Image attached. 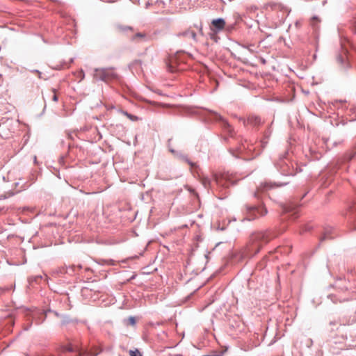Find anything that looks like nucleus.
I'll return each instance as SVG.
<instances>
[{
	"mask_svg": "<svg viewBox=\"0 0 356 356\" xmlns=\"http://www.w3.org/2000/svg\"><path fill=\"white\" fill-rule=\"evenodd\" d=\"M122 113L126 115L128 118H129L132 121H136L138 120V118L137 116L133 115L130 113H128L126 111H122Z\"/></svg>",
	"mask_w": 356,
	"mask_h": 356,
	"instance_id": "13",
	"label": "nucleus"
},
{
	"mask_svg": "<svg viewBox=\"0 0 356 356\" xmlns=\"http://www.w3.org/2000/svg\"><path fill=\"white\" fill-rule=\"evenodd\" d=\"M346 53H347V50H346V49H343V54H340V55H339V56L337 57V62H338V63H339V65H341V66H343V62H344V61H345V60L347 58Z\"/></svg>",
	"mask_w": 356,
	"mask_h": 356,
	"instance_id": "10",
	"label": "nucleus"
},
{
	"mask_svg": "<svg viewBox=\"0 0 356 356\" xmlns=\"http://www.w3.org/2000/svg\"><path fill=\"white\" fill-rule=\"evenodd\" d=\"M351 29L354 33H356V18H355L352 22Z\"/></svg>",
	"mask_w": 356,
	"mask_h": 356,
	"instance_id": "17",
	"label": "nucleus"
},
{
	"mask_svg": "<svg viewBox=\"0 0 356 356\" xmlns=\"http://www.w3.org/2000/svg\"><path fill=\"white\" fill-rule=\"evenodd\" d=\"M136 318L134 316H130L126 320V325H131L134 326L136 325Z\"/></svg>",
	"mask_w": 356,
	"mask_h": 356,
	"instance_id": "12",
	"label": "nucleus"
},
{
	"mask_svg": "<svg viewBox=\"0 0 356 356\" xmlns=\"http://www.w3.org/2000/svg\"><path fill=\"white\" fill-rule=\"evenodd\" d=\"M284 213H289L292 211V209L289 207H287L284 208Z\"/></svg>",
	"mask_w": 356,
	"mask_h": 356,
	"instance_id": "19",
	"label": "nucleus"
},
{
	"mask_svg": "<svg viewBox=\"0 0 356 356\" xmlns=\"http://www.w3.org/2000/svg\"><path fill=\"white\" fill-rule=\"evenodd\" d=\"M202 184L204 185V187H207L210 184V180L207 177H202L201 179Z\"/></svg>",
	"mask_w": 356,
	"mask_h": 356,
	"instance_id": "15",
	"label": "nucleus"
},
{
	"mask_svg": "<svg viewBox=\"0 0 356 356\" xmlns=\"http://www.w3.org/2000/svg\"><path fill=\"white\" fill-rule=\"evenodd\" d=\"M280 168L282 173L284 175H296V172H294L293 169H290L287 163L282 164Z\"/></svg>",
	"mask_w": 356,
	"mask_h": 356,
	"instance_id": "8",
	"label": "nucleus"
},
{
	"mask_svg": "<svg viewBox=\"0 0 356 356\" xmlns=\"http://www.w3.org/2000/svg\"><path fill=\"white\" fill-rule=\"evenodd\" d=\"M65 350L66 351H69V352H77L78 353L77 356H85V355L88 356L89 355V353H88L86 350H82L79 349L77 346H74L72 344H70V345H67V346H65Z\"/></svg>",
	"mask_w": 356,
	"mask_h": 356,
	"instance_id": "6",
	"label": "nucleus"
},
{
	"mask_svg": "<svg viewBox=\"0 0 356 356\" xmlns=\"http://www.w3.org/2000/svg\"><path fill=\"white\" fill-rule=\"evenodd\" d=\"M246 210V218L248 220H254L259 216H263L267 213L266 209L263 207H247Z\"/></svg>",
	"mask_w": 356,
	"mask_h": 356,
	"instance_id": "2",
	"label": "nucleus"
},
{
	"mask_svg": "<svg viewBox=\"0 0 356 356\" xmlns=\"http://www.w3.org/2000/svg\"><path fill=\"white\" fill-rule=\"evenodd\" d=\"M215 181L218 185L223 187H228L230 184H234V181L231 178V175L228 173H224L220 176L215 175Z\"/></svg>",
	"mask_w": 356,
	"mask_h": 356,
	"instance_id": "3",
	"label": "nucleus"
},
{
	"mask_svg": "<svg viewBox=\"0 0 356 356\" xmlns=\"http://www.w3.org/2000/svg\"><path fill=\"white\" fill-rule=\"evenodd\" d=\"M95 76L99 77L102 80L107 81L109 79L115 78L116 75L111 70L101 69L97 70Z\"/></svg>",
	"mask_w": 356,
	"mask_h": 356,
	"instance_id": "4",
	"label": "nucleus"
},
{
	"mask_svg": "<svg viewBox=\"0 0 356 356\" xmlns=\"http://www.w3.org/2000/svg\"><path fill=\"white\" fill-rule=\"evenodd\" d=\"M273 236H270L268 232H258L254 234L251 236L252 244L250 248L252 250H255V252H259L263 245L268 243Z\"/></svg>",
	"mask_w": 356,
	"mask_h": 356,
	"instance_id": "1",
	"label": "nucleus"
},
{
	"mask_svg": "<svg viewBox=\"0 0 356 356\" xmlns=\"http://www.w3.org/2000/svg\"><path fill=\"white\" fill-rule=\"evenodd\" d=\"M194 27L199 31V32L201 35H203L202 24L201 22L199 24H195Z\"/></svg>",
	"mask_w": 356,
	"mask_h": 356,
	"instance_id": "16",
	"label": "nucleus"
},
{
	"mask_svg": "<svg viewBox=\"0 0 356 356\" xmlns=\"http://www.w3.org/2000/svg\"><path fill=\"white\" fill-rule=\"evenodd\" d=\"M211 30L218 32L224 29L225 26V22L223 19L219 18L213 19L211 22Z\"/></svg>",
	"mask_w": 356,
	"mask_h": 356,
	"instance_id": "5",
	"label": "nucleus"
},
{
	"mask_svg": "<svg viewBox=\"0 0 356 356\" xmlns=\"http://www.w3.org/2000/svg\"><path fill=\"white\" fill-rule=\"evenodd\" d=\"M146 34L144 33H138L133 36V40L139 41L145 39Z\"/></svg>",
	"mask_w": 356,
	"mask_h": 356,
	"instance_id": "11",
	"label": "nucleus"
},
{
	"mask_svg": "<svg viewBox=\"0 0 356 356\" xmlns=\"http://www.w3.org/2000/svg\"><path fill=\"white\" fill-rule=\"evenodd\" d=\"M129 355L130 356H143L141 353L138 349H135L134 350H130Z\"/></svg>",
	"mask_w": 356,
	"mask_h": 356,
	"instance_id": "14",
	"label": "nucleus"
},
{
	"mask_svg": "<svg viewBox=\"0 0 356 356\" xmlns=\"http://www.w3.org/2000/svg\"><path fill=\"white\" fill-rule=\"evenodd\" d=\"M52 93H53V95H52V99H53V101L57 102L58 101V96H57V95H56V93L55 92V90H52Z\"/></svg>",
	"mask_w": 356,
	"mask_h": 356,
	"instance_id": "18",
	"label": "nucleus"
},
{
	"mask_svg": "<svg viewBox=\"0 0 356 356\" xmlns=\"http://www.w3.org/2000/svg\"><path fill=\"white\" fill-rule=\"evenodd\" d=\"M247 122L251 125L257 126L261 124V119L257 115H250L248 117Z\"/></svg>",
	"mask_w": 356,
	"mask_h": 356,
	"instance_id": "9",
	"label": "nucleus"
},
{
	"mask_svg": "<svg viewBox=\"0 0 356 356\" xmlns=\"http://www.w3.org/2000/svg\"><path fill=\"white\" fill-rule=\"evenodd\" d=\"M312 21H316V22H318L319 20L318 19V18H317V17H313Z\"/></svg>",
	"mask_w": 356,
	"mask_h": 356,
	"instance_id": "20",
	"label": "nucleus"
},
{
	"mask_svg": "<svg viewBox=\"0 0 356 356\" xmlns=\"http://www.w3.org/2000/svg\"><path fill=\"white\" fill-rule=\"evenodd\" d=\"M179 36H183L188 38H192L194 41H197L196 33L191 29H188L186 31L179 33Z\"/></svg>",
	"mask_w": 356,
	"mask_h": 356,
	"instance_id": "7",
	"label": "nucleus"
}]
</instances>
